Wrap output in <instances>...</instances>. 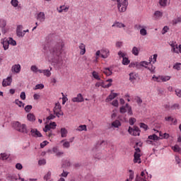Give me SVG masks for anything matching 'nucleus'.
I'll return each instance as SVG.
<instances>
[{
  "label": "nucleus",
  "mask_w": 181,
  "mask_h": 181,
  "mask_svg": "<svg viewBox=\"0 0 181 181\" xmlns=\"http://www.w3.org/2000/svg\"><path fill=\"white\" fill-rule=\"evenodd\" d=\"M7 41L8 42V45H11V46H16V42L13 40V38L9 37Z\"/></svg>",
  "instance_id": "26"
},
{
  "label": "nucleus",
  "mask_w": 181,
  "mask_h": 181,
  "mask_svg": "<svg viewBox=\"0 0 181 181\" xmlns=\"http://www.w3.org/2000/svg\"><path fill=\"white\" fill-rule=\"evenodd\" d=\"M11 71L13 73H19L21 71V65L15 64L12 66Z\"/></svg>",
  "instance_id": "13"
},
{
  "label": "nucleus",
  "mask_w": 181,
  "mask_h": 181,
  "mask_svg": "<svg viewBox=\"0 0 181 181\" xmlns=\"http://www.w3.org/2000/svg\"><path fill=\"white\" fill-rule=\"evenodd\" d=\"M175 162H177V165H179L180 168H181V160L179 157H175Z\"/></svg>",
  "instance_id": "60"
},
{
  "label": "nucleus",
  "mask_w": 181,
  "mask_h": 181,
  "mask_svg": "<svg viewBox=\"0 0 181 181\" xmlns=\"http://www.w3.org/2000/svg\"><path fill=\"white\" fill-rule=\"evenodd\" d=\"M31 136L33 138H42L43 135H42V133L37 130V129H31L30 130Z\"/></svg>",
  "instance_id": "4"
},
{
  "label": "nucleus",
  "mask_w": 181,
  "mask_h": 181,
  "mask_svg": "<svg viewBox=\"0 0 181 181\" xmlns=\"http://www.w3.org/2000/svg\"><path fill=\"white\" fill-rule=\"evenodd\" d=\"M33 106L30 105H28L25 107L24 110L25 112H30V110H32Z\"/></svg>",
  "instance_id": "40"
},
{
  "label": "nucleus",
  "mask_w": 181,
  "mask_h": 181,
  "mask_svg": "<svg viewBox=\"0 0 181 181\" xmlns=\"http://www.w3.org/2000/svg\"><path fill=\"white\" fill-rule=\"evenodd\" d=\"M122 63L124 64V66H128V64L130 63V61L128 57H126L123 58Z\"/></svg>",
  "instance_id": "29"
},
{
  "label": "nucleus",
  "mask_w": 181,
  "mask_h": 181,
  "mask_svg": "<svg viewBox=\"0 0 181 181\" xmlns=\"http://www.w3.org/2000/svg\"><path fill=\"white\" fill-rule=\"evenodd\" d=\"M1 44L3 45L4 50H8V49H9V42L8 41V39L4 38L1 40Z\"/></svg>",
  "instance_id": "12"
},
{
  "label": "nucleus",
  "mask_w": 181,
  "mask_h": 181,
  "mask_svg": "<svg viewBox=\"0 0 181 181\" xmlns=\"http://www.w3.org/2000/svg\"><path fill=\"white\" fill-rule=\"evenodd\" d=\"M12 83V77L8 76L7 78L4 79L2 82L3 87H7V86H11Z\"/></svg>",
  "instance_id": "7"
},
{
  "label": "nucleus",
  "mask_w": 181,
  "mask_h": 181,
  "mask_svg": "<svg viewBox=\"0 0 181 181\" xmlns=\"http://www.w3.org/2000/svg\"><path fill=\"white\" fill-rule=\"evenodd\" d=\"M5 26H6V21L0 20V28H1V29H4Z\"/></svg>",
  "instance_id": "34"
},
{
  "label": "nucleus",
  "mask_w": 181,
  "mask_h": 181,
  "mask_svg": "<svg viewBox=\"0 0 181 181\" xmlns=\"http://www.w3.org/2000/svg\"><path fill=\"white\" fill-rule=\"evenodd\" d=\"M172 149L174 151V152H180L181 148L179 147L178 145H175L172 147Z\"/></svg>",
  "instance_id": "36"
},
{
  "label": "nucleus",
  "mask_w": 181,
  "mask_h": 181,
  "mask_svg": "<svg viewBox=\"0 0 181 181\" xmlns=\"http://www.w3.org/2000/svg\"><path fill=\"white\" fill-rule=\"evenodd\" d=\"M71 100L73 103H83V101H84V98H83L81 93H78L77 97L73 98Z\"/></svg>",
  "instance_id": "6"
},
{
  "label": "nucleus",
  "mask_w": 181,
  "mask_h": 181,
  "mask_svg": "<svg viewBox=\"0 0 181 181\" xmlns=\"http://www.w3.org/2000/svg\"><path fill=\"white\" fill-rule=\"evenodd\" d=\"M7 179L8 180H16V177H15V175H8L7 176Z\"/></svg>",
  "instance_id": "54"
},
{
  "label": "nucleus",
  "mask_w": 181,
  "mask_h": 181,
  "mask_svg": "<svg viewBox=\"0 0 181 181\" xmlns=\"http://www.w3.org/2000/svg\"><path fill=\"white\" fill-rule=\"evenodd\" d=\"M31 71H33V73H37V66L36 65H33L30 68Z\"/></svg>",
  "instance_id": "49"
},
{
  "label": "nucleus",
  "mask_w": 181,
  "mask_h": 181,
  "mask_svg": "<svg viewBox=\"0 0 181 181\" xmlns=\"http://www.w3.org/2000/svg\"><path fill=\"white\" fill-rule=\"evenodd\" d=\"M42 74H44V76H46L47 77H50V76H52V73L49 69H44Z\"/></svg>",
  "instance_id": "31"
},
{
  "label": "nucleus",
  "mask_w": 181,
  "mask_h": 181,
  "mask_svg": "<svg viewBox=\"0 0 181 181\" xmlns=\"http://www.w3.org/2000/svg\"><path fill=\"white\" fill-rule=\"evenodd\" d=\"M42 88H45V85L40 83L35 86V90H42Z\"/></svg>",
  "instance_id": "35"
},
{
  "label": "nucleus",
  "mask_w": 181,
  "mask_h": 181,
  "mask_svg": "<svg viewBox=\"0 0 181 181\" xmlns=\"http://www.w3.org/2000/svg\"><path fill=\"white\" fill-rule=\"evenodd\" d=\"M112 28H125V25L122 23L115 22L112 25Z\"/></svg>",
  "instance_id": "19"
},
{
  "label": "nucleus",
  "mask_w": 181,
  "mask_h": 181,
  "mask_svg": "<svg viewBox=\"0 0 181 181\" xmlns=\"http://www.w3.org/2000/svg\"><path fill=\"white\" fill-rule=\"evenodd\" d=\"M119 57L121 59V57L122 59L125 58L126 56H127V54L126 53H124L122 52V51H119L118 53H117Z\"/></svg>",
  "instance_id": "39"
},
{
  "label": "nucleus",
  "mask_w": 181,
  "mask_h": 181,
  "mask_svg": "<svg viewBox=\"0 0 181 181\" xmlns=\"http://www.w3.org/2000/svg\"><path fill=\"white\" fill-rule=\"evenodd\" d=\"M128 132L130 134V135H133V136H139V135H141L139 132L134 131V128L131 127H129Z\"/></svg>",
  "instance_id": "10"
},
{
  "label": "nucleus",
  "mask_w": 181,
  "mask_h": 181,
  "mask_svg": "<svg viewBox=\"0 0 181 181\" xmlns=\"http://www.w3.org/2000/svg\"><path fill=\"white\" fill-rule=\"evenodd\" d=\"M13 127L16 131L21 132V134H29V130L25 124H21L19 122H14L13 123Z\"/></svg>",
  "instance_id": "2"
},
{
  "label": "nucleus",
  "mask_w": 181,
  "mask_h": 181,
  "mask_svg": "<svg viewBox=\"0 0 181 181\" xmlns=\"http://www.w3.org/2000/svg\"><path fill=\"white\" fill-rule=\"evenodd\" d=\"M159 4L160 6H166L168 5V0H160Z\"/></svg>",
  "instance_id": "37"
},
{
  "label": "nucleus",
  "mask_w": 181,
  "mask_h": 181,
  "mask_svg": "<svg viewBox=\"0 0 181 181\" xmlns=\"http://www.w3.org/2000/svg\"><path fill=\"white\" fill-rule=\"evenodd\" d=\"M63 47H64V42L62 40H52L45 47V49H49V58L56 69H60L63 67Z\"/></svg>",
  "instance_id": "1"
},
{
  "label": "nucleus",
  "mask_w": 181,
  "mask_h": 181,
  "mask_svg": "<svg viewBox=\"0 0 181 181\" xmlns=\"http://www.w3.org/2000/svg\"><path fill=\"white\" fill-rule=\"evenodd\" d=\"M49 125V127H52L51 129H56V127H57L55 122H51Z\"/></svg>",
  "instance_id": "53"
},
{
  "label": "nucleus",
  "mask_w": 181,
  "mask_h": 181,
  "mask_svg": "<svg viewBox=\"0 0 181 181\" xmlns=\"http://www.w3.org/2000/svg\"><path fill=\"white\" fill-rule=\"evenodd\" d=\"M112 127H114V128H119V127H121V122H119V120H115L112 122Z\"/></svg>",
  "instance_id": "24"
},
{
  "label": "nucleus",
  "mask_w": 181,
  "mask_h": 181,
  "mask_svg": "<svg viewBox=\"0 0 181 181\" xmlns=\"http://www.w3.org/2000/svg\"><path fill=\"white\" fill-rule=\"evenodd\" d=\"M148 139H151V141H159L160 139V137L158 136L156 134H152L148 136Z\"/></svg>",
  "instance_id": "20"
},
{
  "label": "nucleus",
  "mask_w": 181,
  "mask_h": 181,
  "mask_svg": "<svg viewBox=\"0 0 181 181\" xmlns=\"http://www.w3.org/2000/svg\"><path fill=\"white\" fill-rule=\"evenodd\" d=\"M56 118V116L53 114H50L49 116H48L46 119L47 121H50V119H54Z\"/></svg>",
  "instance_id": "51"
},
{
  "label": "nucleus",
  "mask_w": 181,
  "mask_h": 181,
  "mask_svg": "<svg viewBox=\"0 0 181 181\" xmlns=\"http://www.w3.org/2000/svg\"><path fill=\"white\" fill-rule=\"evenodd\" d=\"M140 128H143L144 131H148V126L145 123H140Z\"/></svg>",
  "instance_id": "50"
},
{
  "label": "nucleus",
  "mask_w": 181,
  "mask_h": 181,
  "mask_svg": "<svg viewBox=\"0 0 181 181\" xmlns=\"http://www.w3.org/2000/svg\"><path fill=\"white\" fill-rule=\"evenodd\" d=\"M23 29V26L22 25L17 26L16 35L18 37H23L25 36V33L22 32Z\"/></svg>",
  "instance_id": "5"
},
{
  "label": "nucleus",
  "mask_w": 181,
  "mask_h": 181,
  "mask_svg": "<svg viewBox=\"0 0 181 181\" xmlns=\"http://www.w3.org/2000/svg\"><path fill=\"white\" fill-rule=\"evenodd\" d=\"M61 136L62 138H66L67 136V129L64 127L61 129Z\"/></svg>",
  "instance_id": "22"
},
{
  "label": "nucleus",
  "mask_w": 181,
  "mask_h": 181,
  "mask_svg": "<svg viewBox=\"0 0 181 181\" xmlns=\"http://www.w3.org/2000/svg\"><path fill=\"white\" fill-rule=\"evenodd\" d=\"M50 129H52V127L49 124H47L43 129V131L44 132H47V131H50Z\"/></svg>",
  "instance_id": "45"
},
{
  "label": "nucleus",
  "mask_w": 181,
  "mask_h": 181,
  "mask_svg": "<svg viewBox=\"0 0 181 181\" xmlns=\"http://www.w3.org/2000/svg\"><path fill=\"white\" fill-rule=\"evenodd\" d=\"M15 103H16V105H18V107H25V103H23L21 100H18V99H16L15 100Z\"/></svg>",
  "instance_id": "33"
},
{
  "label": "nucleus",
  "mask_w": 181,
  "mask_h": 181,
  "mask_svg": "<svg viewBox=\"0 0 181 181\" xmlns=\"http://www.w3.org/2000/svg\"><path fill=\"white\" fill-rule=\"evenodd\" d=\"M135 122H136V119H135L134 117H131L129 119V124L130 125H134V124H135Z\"/></svg>",
  "instance_id": "41"
},
{
  "label": "nucleus",
  "mask_w": 181,
  "mask_h": 181,
  "mask_svg": "<svg viewBox=\"0 0 181 181\" xmlns=\"http://www.w3.org/2000/svg\"><path fill=\"white\" fill-rule=\"evenodd\" d=\"M160 136H163V138L164 139H168V138H169V134L168 133H164L163 135H162V132H160Z\"/></svg>",
  "instance_id": "47"
},
{
  "label": "nucleus",
  "mask_w": 181,
  "mask_h": 181,
  "mask_svg": "<svg viewBox=\"0 0 181 181\" xmlns=\"http://www.w3.org/2000/svg\"><path fill=\"white\" fill-rule=\"evenodd\" d=\"M174 53H180V45H171Z\"/></svg>",
  "instance_id": "18"
},
{
  "label": "nucleus",
  "mask_w": 181,
  "mask_h": 181,
  "mask_svg": "<svg viewBox=\"0 0 181 181\" xmlns=\"http://www.w3.org/2000/svg\"><path fill=\"white\" fill-rule=\"evenodd\" d=\"M113 90H111V94H110L107 98L105 99L106 103H110V101H112L114 98L118 96V93H112Z\"/></svg>",
  "instance_id": "8"
},
{
  "label": "nucleus",
  "mask_w": 181,
  "mask_h": 181,
  "mask_svg": "<svg viewBox=\"0 0 181 181\" xmlns=\"http://www.w3.org/2000/svg\"><path fill=\"white\" fill-rule=\"evenodd\" d=\"M20 98H21V100H26V93H25V92H21Z\"/></svg>",
  "instance_id": "56"
},
{
  "label": "nucleus",
  "mask_w": 181,
  "mask_h": 181,
  "mask_svg": "<svg viewBox=\"0 0 181 181\" xmlns=\"http://www.w3.org/2000/svg\"><path fill=\"white\" fill-rule=\"evenodd\" d=\"M168 30H169V27L165 26V27L163 28L162 35H165V33H166L168 32Z\"/></svg>",
  "instance_id": "59"
},
{
  "label": "nucleus",
  "mask_w": 181,
  "mask_h": 181,
  "mask_svg": "<svg viewBox=\"0 0 181 181\" xmlns=\"http://www.w3.org/2000/svg\"><path fill=\"white\" fill-rule=\"evenodd\" d=\"M129 81H131V83L134 84V83H135V80H136V74L132 72L129 74Z\"/></svg>",
  "instance_id": "15"
},
{
  "label": "nucleus",
  "mask_w": 181,
  "mask_h": 181,
  "mask_svg": "<svg viewBox=\"0 0 181 181\" xmlns=\"http://www.w3.org/2000/svg\"><path fill=\"white\" fill-rule=\"evenodd\" d=\"M0 155H1V159L3 160H5L9 158V156L8 154H6V153H1Z\"/></svg>",
  "instance_id": "38"
},
{
  "label": "nucleus",
  "mask_w": 181,
  "mask_h": 181,
  "mask_svg": "<svg viewBox=\"0 0 181 181\" xmlns=\"http://www.w3.org/2000/svg\"><path fill=\"white\" fill-rule=\"evenodd\" d=\"M16 168H17L18 170H22V169H23V166L21 163H18L16 164Z\"/></svg>",
  "instance_id": "52"
},
{
  "label": "nucleus",
  "mask_w": 181,
  "mask_h": 181,
  "mask_svg": "<svg viewBox=\"0 0 181 181\" xmlns=\"http://www.w3.org/2000/svg\"><path fill=\"white\" fill-rule=\"evenodd\" d=\"M38 164L40 165V166H42V165H46V160L45 159L40 160L38 161Z\"/></svg>",
  "instance_id": "62"
},
{
  "label": "nucleus",
  "mask_w": 181,
  "mask_h": 181,
  "mask_svg": "<svg viewBox=\"0 0 181 181\" xmlns=\"http://www.w3.org/2000/svg\"><path fill=\"white\" fill-rule=\"evenodd\" d=\"M154 16L156 19H159V18H162V16H163V13L160 11H155Z\"/></svg>",
  "instance_id": "23"
},
{
  "label": "nucleus",
  "mask_w": 181,
  "mask_h": 181,
  "mask_svg": "<svg viewBox=\"0 0 181 181\" xmlns=\"http://www.w3.org/2000/svg\"><path fill=\"white\" fill-rule=\"evenodd\" d=\"M136 101L137 104H139V105L142 104V99H141V97H139V96H137L136 98Z\"/></svg>",
  "instance_id": "63"
},
{
  "label": "nucleus",
  "mask_w": 181,
  "mask_h": 181,
  "mask_svg": "<svg viewBox=\"0 0 181 181\" xmlns=\"http://www.w3.org/2000/svg\"><path fill=\"white\" fill-rule=\"evenodd\" d=\"M119 12H125L128 8V0H117Z\"/></svg>",
  "instance_id": "3"
},
{
  "label": "nucleus",
  "mask_w": 181,
  "mask_h": 181,
  "mask_svg": "<svg viewBox=\"0 0 181 181\" xmlns=\"http://www.w3.org/2000/svg\"><path fill=\"white\" fill-rule=\"evenodd\" d=\"M27 118L28 121H31V122L36 121V118L35 117V115H33V113H29L27 115Z\"/></svg>",
  "instance_id": "21"
},
{
  "label": "nucleus",
  "mask_w": 181,
  "mask_h": 181,
  "mask_svg": "<svg viewBox=\"0 0 181 181\" xmlns=\"http://www.w3.org/2000/svg\"><path fill=\"white\" fill-rule=\"evenodd\" d=\"M173 69L175 70H181V64L180 63H177L173 66Z\"/></svg>",
  "instance_id": "44"
},
{
  "label": "nucleus",
  "mask_w": 181,
  "mask_h": 181,
  "mask_svg": "<svg viewBox=\"0 0 181 181\" xmlns=\"http://www.w3.org/2000/svg\"><path fill=\"white\" fill-rule=\"evenodd\" d=\"M57 111H62V105L57 103L55 104V107L53 109V112H57Z\"/></svg>",
  "instance_id": "17"
},
{
  "label": "nucleus",
  "mask_w": 181,
  "mask_h": 181,
  "mask_svg": "<svg viewBox=\"0 0 181 181\" xmlns=\"http://www.w3.org/2000/svg\"><path fill=\"white\" fill-rule=\"evenodd\" d=\"M101 53V57H103V59H107V57L110 56V50L108 49H103Z\"/></svg>",
  "instance_id": "14"
},
{
  "label": "nucleus",
  "mask_w": 181,
  "mask_h": 181,
  "mask_svg": "<svg viewBox=\"0 0 181 181\" xmlns=\"http://www.w3.org/2000/svg\"><path fill=\"white\" fill-rule=\"evenodd\" d=\"M132 53L134 56H138V54H139V49H138V47H134L132 49Z\"/></svg>",
  "instance_id": "25"
},
{
  "label": "nucleus",
  "mask_w": 181,
  "mask_h": 181,
  "mask_svg": "<svg viewBox=\"0 0 181 181\" xmlns=\"http://www.w3.org/2000/svg\"><path fill=\"white\" fill-rule=\"evenodd\" d=\"M177 23H181V18L178 17L177 18H175L174 20H173V25H177Z\"/></svg>",
  "instance_id": "30"
},
{
  "label": "nucleus",
  "mask_w": 181,
  "mask_h": 181,
  "mask_svg": "<svg viewBox=\"0 0 181 181\" xmlns=\"http://www.w3.org/2000/svg\"><path fill=\"white\" fill-rule=\"evenodd\" d=\"M147 34L146 29L142 28L140 30V35H141V36H146Z\"/></svg>",
  "instance_id": "43"
},
{
  "label": "nucleus",
  "mask_w": 181,
  "mask_h": 181,
  "mask_svg": "<svg viewBox=\"0 0 181 181\" xmlns=\"http://www.w3.org/2000/svg\"><path fill=\"white\" fill-rule=\"evenodd\" d=\"M77 131H87V126L86 124L84 125H80L78 128L76 129Z\"/></svg>",
  "instance_id": "32"
},
{
  "label": "nucleus",
  "mask_w": 181,
  "mask_h": 181,
  "mask_svg": "<svg viewBox=\"0 0 181 181\" xmlns=\"http://www.w3.org/2000/svg\"><path fill=\"white\" fill-rule=\"evenodd\" d=\"M50 176H52V173H51L50 171H49V172L47 173V175H45L44 176V180L48 181L49 179H50Z\"/></svg>",
  "instance_id": "42"
},
{
  "label": "nucleus",
  "mask_w": 181,
  "mask_h": 181,
  "mask_svg": "<svg viewBox=\"0 0 181 181\" xmlns=\"http://www.w3.org/2000/svg\"><path fill=\"white\" fill-rule=\"evenodd\" d=\"M134 163H141L140 153L134 152Z\"/></svg>",
  "instance_id": "11"
},
{
  "label": "nucleus",
  "mask_w": 181,
  "mask_h": 181,
  "mask_svg": "<svg viewBox=\"0 0 181 181\" xmlns=\"http://www.w3.org/2000/svg\"><path fill=\"white\" fill-rule=\"evenodd\" d=\"M175 94L177 97L181 98V90L180 89H176L175 90Z\"/></svg>",
  "instance_id": "58"
},
{
  "label": "nucleus",
  "mask_w": 181,
  "mask_h": 181,
  "mask_svg": "<svg viewBox=\"0 0 181 181\" xmlns=\"http://www.w3.org/2000/svg\"><path fill=\"white\" fill-rule=\"evenodd\" d=\"M160 80H162V81H169V80H170V76H160Z\"/></svg>",
  "instance_id": "48"
},
{
  "label": "nucleus",
  "mask_w": 181,
  "mask_h": 181,
  "mask_svg": "<svg viewBox=\"0 0 181 181\" xmlns=\"http://www.w3.org/2000/svg\"><path fill=\"white\" fill-rule=\"evenodd\" d=\"M92 76L95 78V80L101 81V78H100L98 73H97L95 71H93Z\"/></svg>",
  "instance_id": "28"
},
{
  "label": "nucleus",
  "mask_w": 181,
  "mask_h": 181,
  "mask_svg": "<svg viewBox=\"0 0 181 181\" xmlns=\"http://www.w3.org/2000/svg\"><path fill=\"white\" fill-rule=\"evenodd\" d=\"M11 4L14 6V8H16V6H18V4H19V1H18V0H11Z\"/></svg>",
  "instance_id": "46"
},
{
  "label": "nucleus",
  "mask_w": 181,
  "mask_h": 181,
  "mask_svg": "<svg viewBox=\"0 0 181 181\" xmlns=\"http://www.w3.org/2000/svg\"><path fill=\"white\" fill-rule=\"evenodd\" d=\"M79 49L81 50L80 54H81V55L86 54V45L83 43H81L79 45Z\"/></svg>",
  "instance_id": "16"
},
{
  "label": "nucleus",
  "mask_w": 181,
  "mask_h": 181,
  "mask_svg": "<svg viewBox=\"0 0 181 181\" xmlns=\"http://www.w3.org/2000/svg\"><path fill=\"white\" fill-rule=\"evenodd\" d=\"M47 144H49L47 141H44L42 143L40 144V148H45V146H46Z\"/></svg>",
  "instance_id": "64"
},
{
  "label": "nucleus",
  "mask_w": 181,
  "mask_h": 181,
  "mask_svg": "<svg viewBox=\"0 0 181 181\" xmlns=\"http://www.w3.org/2000/svg\"><path fill=\"white\" fill-rule=\"evenodd\" d=\"M119 112L121 114H125L127 112V109L125 108V106H122L120 107Z\"/></svg>",
  "instance_id": "57"
},
{
  "label": "nucleus",
  "mask_w": 181,
  "mask_h": 181,
  "mask_svg": "<svg viewBox=\"0 0 181 181\" xmlns=\"http://www.w3.org/2000/svg\"><path fill=\"white\" fill-rule=\"evenodd\" d=\"M37 20L40 22H45L46 21V15L44 12H40L37 16Z\"/></svg>",
  "instance_id": "9"
},
{
  "label": "nucleus",
  "mask_w": 181,
  "mask_h": 181,
  "mask_svg": "<svg viewBox=\"0 0 181 181\" xmlns=\"http://www.w3.org/2000/svg\"><path fill=\"white\" fill-rule=\"evenodd\" d=\"M153 56V58L152 57H150L149 64H151V62H153V64L156 63V59H158V54H155Z\"/></svg>",
  "instance_id": "27"
},
{
  "label": "nucleus",
  "mask_w": 181,
  "mask_h": 181,
  "mask_svg": "<svg viewBox=\"0 0 181 181\" xmlns=\"http://www.w3.org/2000/svg\"><path fill=\"white\" fill-rule=\"evenodd\" d=\"M103 73L109 76H112V70H109V71H103Z\"/></svg>",
  "instance_id": "55"
},
{
  "label": "nucleus",
  "mask_w": 181,
  "mask_h": 181,
  "mask_svg": "<svg viewBox=\"0 0 181 181\" xmlns=\"http://www.w3.org/2000/svg\"><path fill=\"white\" fill-rule=\"evenodd\" d=\"M63 146L64 148H70V142L69 141H65L64 144H63Z\"/></svg>",
  "instance_id": "61"
}]
</instances>
